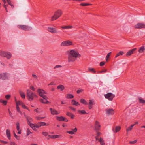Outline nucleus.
<instances>
[{"label":"nucleus","mask_w":145,"mask_h":145,"mask_svg":"<svg viewBox=\"0 0 145 145\" xmlns=\"http://www.w3.org/2000/svg\"><path fill=\"white\" fill-rule=\"evenodd\" d=\"M16 129L18 131L21 130L20 129V124L18 122H17L16 123Z\"/></svg>","instance_id":"a19ab883"},{"label":"nucleus","mask_w":145,"mask_h":145,"mask_svg":"<svg viewBox=\"0 0 145 145\" xmlns=\"http://www.w3.org/2000/svg\"><path fill=\"white\" fill-rule=\"evenodd\" d=\"M145 50V48L144 46H142L139 48L138 51L140 53H142Z\"/></svg>","instance_id":"bb28decb"},{"label":"nucleus","mask_w":145,"mask_h":145,"mask_svg":"<svg viewBox=\"0 0 145 145\" xmlns=\"http://www.w3.org/2000/svg\"><path fill=\"white\" fill-rule=\"evenodd\" d=\"M41 126H47L48 125V124H47L45 122H40Z\"/></svg>","instance_id":"de8ad7c7"},{"label":"nucleus","mask_w":145,"mask_h":145,"mask_svg":"<svg viewBox=\"0 0 145 145\" xmlns=\"http://www.w3.org/2000/svg\"><path fill=\"white\" fill-rule=\"evenodd\" d=\"M101 127V126L100 123L97 121H96L94 124L95 130L96 132H98L100 130Z\"/></svg>","instance_id":"6e6552de"},{"label":"nucleus","mask_w":145,"mask_h":145,"mask_svg":"<svg viewBox=\"0 0 145 145\" xmlns=\"http://www.w3.org/2000/svg\"><path fill=\"white\" fill-rule=\"evenodd\" d=\"M37 92L39 93V96L41 97L45 96L44 94H47V93L44 90L41 89H38Z\"/></svg>","instance_id":"9b49d317"},{"label":"nucleus","mask_w":145,"mask_h":145,"mask_svg":"<svg viewBox=\"0 0 145 145\" xmlns=\"http://www.w3.org/2000/svg\"><path fill=\"white\" fill-rule=\"evenodd\" d=\"M20 94L21 96V97L22 98H25V95L24 93L21 91H20Z\"/></svg>","instance_id":"c9c22d12"},{"label":"nucleus","mask_w":145,"mask_h":145,"mask_svg":"<svg viewBox=\"0 0 145 145\" xmlns=\"http://www.w3.org/2000/svg\"><path fill=\"white\" fill-rule=\"evenodd\" d=\"M124 53L122 51H120L118 53L116 56H115V58H116L118 56H120V55H122L124 54Z\"/></svg>","instance_id":"58836bf2"},{"label":"nucleus","mask_w":145,"mask_h":145,"mask_svg":"<svg viewBox=\"0 0 145 145\" xmlns=\"http://www.w3.org/2000/svg\"><path fill=\"white\" fill-rule=\"evenodd\" d=\"M54 84H55L54 83V82H51L49 84H48V85L49 86V85H54Z\"/></svg>","instance_id":"774afa93"},{"label":"nucleus","mask_w":145,"mask_h":145,"mask_svg":"<svg viewBox=\"0 0 145 145\" xmlns=\"http://www.w3.org/2000/svg\"><path fill=\"white\" fill-rule=\"evenodd\" d=\"M67 54L68 56V61L69 62H74L77 58L81 57L78 52L74 50L67 51Z\"/></svg>","instance_id":"f257e3e1"},{"label":"nucleus","mask_w":145,"mask_h":145,"mask_svg":"<svg viewBox=\"0 0 145 145\" xmlns=\"http://www.w3.org/2000/svg\"><path fill=\"white\" fill-rule=\"evenodd\" d=\"M73 27L72 26H67V29H69L72 28Z\"/></svg>","instance_id":"13d9d810"},{"label":"nucleus","mask_w":145,"mask_h":145,"mask_svg":"<svg viewBox=\"0 0 145 145\" xmlns=\"http://www.w3.org/2000/svg\"><path fill=\"white\" fill-rule=\"evenodd\" d=\"M71 103L72 105L74 106H78L80 105L79 102H76L74 100H72Z\"/></svg>","instance_id":"5701e85b"},{"label":"nucleus","mask_w":145,"mask_h":145,"mask_svg":"<svg viewBox=\"0 0 145 145\" xmlns=\"http://www.w3.org/2000/svg\"><path fill=\"white\" fill-rule=\"evenodd\" d=\"M73 45L72 42L69 40H66L63 42L61 44L62 46H68Z\"/></svg>","instance_id":"0eeeda50"},{"label":"nucleus","mask_w":145,"mask_h":145,"mask_svg":"<svg viewBox=\"0 0 145 145\" xmlns=\"http://www.w3.org/2000/svg\"><path fill=\"white\" fill-rule=\"evenodd\" d=\"M74 97L73 95L71 94H68L66 95V97L68 99H71Z\"/></svg>","instance_id":"c85d7f7f"},{"label":"nucleus","mask_w":145,"mask_h":145,"mask_svg":"<svg viewBox=\"0 0 145 145\" xmlns=\"http://www.w3.org/2000/svg\"><path fill=\"white\" fill-rule=\"evenodd\" d=\"M78 112L79 113H80L82 114H87L88 113L86 112V111L84 110H78Z\"/></svg>","instance_id":"2f4dec72"},{"label":"nucleus","mask_w":145,"mask_h":145,"mask_svg":"<svg viewBox=\"0 0 145 145\" xmlns=\"http://www.w3.org/2000/svg\"><path fill=\"white\" fill-rule=\"evenodd\" d=\"M10 145H17L14 142L10 141Z\"/></svg>","instance_id":"09e8293b"},{"label":"nucleus","mask_w":145,"mask_h":145,"mask_svg":"<svg viewBox=\"0 0 145 145\" xmlns=\"http://www.w3.org/2000/svg\"><path fill=\"white\" fill-rule=\"evenodd\" d=\"M57 88L58 89H60L61 91H62L65 89V88L63 85H59L57 86Z\"/></svg>","instance_id":"c756f323"},{"label":"nucleus","mask_w":145,"mask_h":145,"mask_svg":"<svg viewBox=\"0 0 145 145\" xmlns=\"http://www.w3.org/2000/svg\"><path fill=\"white\" fill-rule=\"evenodd\" d=\"M56 119L59 121H64L66 122H67L68 121V120L65 117L63 116H56Z\"/></svg>","instance_id":"4468645a"},{"label":"nucleus","mask_w":145,"mask_h":145,"mask_svg":"<svg viewBox=\"0 0 145 145\" xmlns=\"http://www.w3.org/2000/svg\"><path fill=\"white\" fill-rule=\"evenodd\" d=\"M83 91V89H80V90H78L77 91V93H80V92H82Z\"/></svg>","instance_id":"6e6d98bb"},{"label":"nucleus","mask_w":145,"mask_h":145,"mask_svg":"<svg viewBox=\"0 0 145 145\" xmlns=\"http://www.w3.org/2000/svg\"><path fill=\"white\" fill-rule=\"evenodd\" d=\"M1 142H2L4 144H7L8 143V142L6 141H4L3 140H1Z\"/></svg>","instance_id":"bf43d9fd"},{"label":"nucleus","mask_w":145,"mask_h":145,"mask_svg":"<svg viewBox=\"0 0 145 145\" xmlns=\"http://www.w3.org/2000/svg\"><path fill=\"white\" fill-rule=\"evenodd\" d=\"M30 88L32 90L34 91L35 90V88L33 86H31Z\"/></svg>","instance_id":"338daca9"},{"label":"nucleus","mask_w":145,"mask_h":145,"mask_svg":"<svg viewBox=\"0 0 145 145\" xmlns=\"http://www.w3.org/2000/svg\"><path fill=\"white\" fill-rule=\"evenodd\" d=\"M48 30L49 32L52 33H55L57 32V31L56 29L53 27H48Z\"/></svg>","instance_id":"6ab92c4d"},{"label":"nucleus","mask_w":145,"mask_h":145,"mask_svg":"<svg viewBox=\"0 0 145 145\" xmlns=\"http://www.w3.org/2000/svg\"><path fill=\"white\" fill-rule=\"evenodd\" d=\"M135 28L138 29L145 28V24L142 23H138L135 25Z\"/></svg>","instance_id":"9d476101"},{"label":"nucleus","mask_w":145,"mask_h":145,"mask_svg":"<svg viewBox=\"0 0 145 145\" xmlns=\"http://www.w3.org/2000/svg\"><path fill=\"white\" fill-rule=\"evenodd\" d=\"M27 97L29 100H32L33 99L34 97L35 96V94L33 93L31 91L29 90H27Z\"/></svg>","instance_id":"20e7f679"},{"label":"nucleus","mask_w":145,"mask_h":145,"mask_svg":"<svg viewBox=\"0 0 145 145\" xmlns=\"http://www.w3.org/2000/svg\"><path fill=\"white\" fill-rule=\"evenodd\" d=\"M7 1L9 5H10V4L12 3L10 0H7Z\"/></svg>","instance_id":"e2e57ef3"},{"label":"nucleus","mask_w":145,"mask_h":145,"mask_svg":"<svg viewBox=\"0 0 145 145\" xmlns=\"http://www.w3.org/2000/svg\"><path fill=\"white\" fill-rule=\"evenodd\" d=\"M7 6H8V5H4V7L5 8V10H6V11L7 12H8V10H7Z\"/></svg>","instance_id":"680f3d73"},{"label":"nucleus","mask_w":145,"mask_h":145,"mask_svg":"<svg viewBox=\"0 0 145 145\" xmlns=\"http://www.w3.org/2000/svg\"><path fill=\"white\" fill-rule=\"evenodd\" d=\"M16 104H17L18 106L21 105L22 106L24 104L21 101H18L16 102Z\"/></svg>","instance_id":"7c9ffc66"},{"label":"nucleus","mask_w":145,"mask_h":145,"mask_svg":"<svg viewBox=\"0 0 145 145\" xmlns=\"http://www.w3.org/2000/svg\"><path fill=\"white\" fill-rule=\"evenodd\" d=\"M72 131H67V133L71 135H73L77 131V129L76 127L74 129H72Z\"/></svg>","instance_id":"412c9836"},{"label":"nucleus","mask_w":145,"mask_h":145,"mask_svg":"<svg viewBox=\"0 0 145 145\" xmlns=\"http://www.w3.org/2000/svg\"><path fill=\"white\" fill-rule=\"evenodd\" d=\"M45 117L37 116L36 117V119L38 120H40L44 118Z\"/></svg>","instance_id":"37998d69"},{"label":"nucleus","mask_w":145,"mask_h":145,"mask_svg":"<svg viewBox=\"0 0 145 145\" xmlns=\"http://www.w3.org/2000/svg\"><path fill=\"white\" fill-rule=\"evenodd\" d=\"M99 141L100 142V144L101 145H105V143L104 142L103 140L101 138H100V139L99 140Z\"/></svg>","instance_id":"f704fd0d"},{"label":"nucleus","mask_w":145,"mask_h":145,"mask_svg":"<svg viewBox=\"0 0 145 145\" xmlns=\"http://www.w3.org/2000/svg\"><path fill=\"white\" fill-rule=\"evenodd\" d=\"M41 126V124L40 123V122L38 123L37 124H36L35 125L34 124H33V125L32 126L31 128L33 130L35 131H36L37 130L36 129V128H39V127H40Z\"/></svg>","instance_id":"dca6fc26"},{"label":"nucleus","mask_w":145,"mask_h":145,"mask_svg":"<svg viewBox=\"0 0 145 145\" xmlns=\"http://www.w3.org/2000/svg\"><path fill=\"white\" fill-rule=\"evenodd\" d=\"M25 117L27 119L28 125L31 128L32 126L33 125V124L31 123L33 121L32 118L30 116L26 115L25 116Z\"/></svg>","instance_id":"1a4fd4ad"},{"label":"nucleus","mask_w":145,"mask_h":145,"mask_svg":"<svg viewBox=\"0 0 145 145\" xmlns=\"http://www.w3.org/2000/svg\"><path fill=\"white\" fill-rule=\"evenodd\" d=\"M0 103H2L4 105H6L7 104V101L3 99H0Z\"/></svg>","instance_id":"e433bc0d"},{"label":"nucleus","mask_w":145,"mask_h":145,"mask_svg":"<svg viewBox=\"0 0 145 145\" xmlns=\"http://www.w3.org/2000/svg\"><path fill=\"white\" fill-rule=\"evenodd\" d=\"M106 112L109 115L114 114V110L112 109H108L106 110Z\"/></svg>","instance_id":"f3484780"},{"label":"nucleus","mask_w":145,"mask_h":145,"mask_svg":"<svg viewBox=\"0 0 145 145\" xmlns=\"http://www.w3.org/2000/svg\"><path fill=\"white\" fill-rule=\"evenodd\" d=\"M49 137L52 139H54L59 137V136L58 135H49Z\"/></svg>","instance_id":"cd10ccee"},{"label":"nucleus","mask_w":145,"mask_h":145,"mask_svg":"<svg viewBox=\"0 0 145 145\" xmlns=\"http://www.w3.org/2000/svg\"><path fill=\"white\" fill-rule=\"evenodd\" d=\"M88 70L94 74H95L96 73V72L94 70V69L93 68H88Z\"/></svg>","instance_id":"ea45409f"},{"label":"nucleus","mask_w":145,"mask_h":145,"mask_svg":"<svg viewBox=\"0 0 145 145\" xmlns=\"http://www.w3.org/2000/svg\"><path fill=\"white\" fill-rule=\"evenodd\" d=\"M50 110L51 111V114L53 115H57L60 113V112H59L57 111L52 108H50Z\"/></svg>","instance_id":"a211bd4d"},{"label":"nucleus","mask_w":145,"mask_h":145,"mask_svg":"<svg viewBox=\"0 0 145 145\" xmlns=\"http://www.w3.org/2000/svg\"><path fill=\"white\" fill-rule=\"evenodd\" d=\"M80 102L83 104L87 105H88V103L87 101L84 99H81L80 100Z\"/></svg>","instance_id":"a878e982"},{"label":"nucleus","mask_w":145,"mask_h":145,"mask_svg":"<svg viewBox=\"0 0 145 145\" xmlns=\"http://www.w3.org/2000/svg\"><path fill=\"white\" fill-rule=\"evenodd\" d=\"M42 134L43 135L45 136H46L48 134V133L46 132H43L42 133Z\"/></svg>","instance_id":"864d4df0"},{"label":"nucleus","mask_w":145,"mask_h":145,"mask_svg":"<svg viewBox=\"0 0 145 145\" xmlns=\"http://www.w3.org/2000/svg\"><path fill=\"white\" fill-rule=\"evenodd\" d=\"M0 79L6 80L8 79L7 74L6 73L0 74Z\"/></svg>","instance_id":"ddd939ff"},{"label":"nucleus","mask_w":145,"mask_h":145,"mask_svg":"<svg viewBox=\"0 0 145 145\" xmlns=\"http://www.w3.org/2000/svg\"><path fill=\"white\" fill-rule=\"evenodd\" d=\"M42 97V98L40 99V102L45 104H49L50 103V102L47 101L48 98L46 95Z\"/></svg>","instance_id":"f8f14e48"},{"label":"nucleus","mask_w":145,"mask_h":145,"mask_svg":"<svg viewBox=\"0 0 145 145\" xmlns=\"http://www.w3.org/2000/svg\"><path fill=\"white\" fill-rule=\"evenodd\" d=\"M94 104V101L93 100H89L88 106L89 109H91L93 108V105Z\"/></svg>","instance_id":"aec40b11"},{"label":"nucleus","mask_w":145,"mask_h":145,"mask_svg":"<svg viewBox=\"0 0 145 145\" xmlns=\"http://www.w3.org/2000/svg\"><path fill=\"white\" fill-rule=\"evenodd\" d=\"M61 65H56L55 67H54V69H56V68H58L59 67H61Z\"/></svg>","instance_id":"4d7b16f0"},{"label":"nucleus","mask_w":145,"mask_h":145,"mask_svg":"<svg viewBox=\"0 0 145 145\" xmlns=\"http://www.w3.org/2000/svg\"><path fill=\"white\" fill-rule=\"evenodd\" d=\"M133 127V125H131L130 126L128 127L126 129V131L127 133L128 132L131 131Z\"/></svg>","instance_id":"72a5a7b5"},{"label":"nucleus","mask_w":145,"mask_h":145,"mask_svg":"<svg viewBox=\"0 0 145 145\" xmlns=\"http://www.w3.org/2000/svg\"><path fill=\"white\" fill-rule=\"evenodd\" d=\"M66 115L70 117L72 119H73L74 118V115L71 112H67L66 114Z\"/></svg>","instance_id":"b1692460"},{"label":"nucleus","mask_w":145,"mask_h":145,"mask_svg":"<svg viewBox=\"0 0 145 145\" xmlns=\"http://www.w3.org/2000/svg\"><path fill=\"white\" fill-rule=\"evenodd\" d=\"M137 140H135L133 141H130L129 142V143L131 144H133L136 143Z\"/></svg>","instance_id":"a18cd8bd"},{"label":"nucleus","mask_w":145,"mask_h":145,"mask_svg":"<svg viewBox=\"0 0 145 145\" xmlns=\"http://www.w3.org/2000/svg\"><path fill=\"white\" fill-rule=\"evenodd\" d=\"M136 48H134L129 50L127 53L126 54V56L127 57L130 56L131 55L133 54L136 51Z\"/></svg>","instance_id":"2eb2a0df"},{"label":"nucleus","mask_w":145,"mask_h":145,"mask_svg":"<svg viewBox=\"0 0 145 145\" xmlns=\"http://www.w3.org/2000/svg\"><path fill=\"white\" fill-rule=\"evenodd\" d=\"M139 102L142 103H145V100L142 99L140 98H139Z\"/></svg>","instance_id":"c03bdc74"},{"label":"nucleus","mask_w":145,"mask_h":145,"mask_svg":"<svg viewBox=\"0 0 145 145\" xmlns=\"http://www.w3.org/2000/svg\"><path fill=\"white\" fill-rule=\"evenodd\" d=\"M105 63L104 62H101L100 63V65L101 66H103L105 64Z\"/></svg>","instance_id":"5fc2aeb1"},{"label":"nucleus","mask_w":145,"mask_h":145,"mask_svg":"<svg viewBox=\"0 0 145 145\" xmlns=\"http://www.w3.org/2000/svg\"><path fill=\"white\" fill-rule=\"evenodd\" d=\"M6 135L7 136L9 140L11 139V134L10 131L9 129H7L6 130Z\"/></svg>","instance_id":"4be33fe9"},{"label":"nucleus","mask_w":145,"mask_h":145,"mask_svg":"<svg viewBox=\"0 0 145 145\" xmlns=\"http://www.w3.org/2000/svg\"><path fill=\"white\" fill-rule=\"evenodd\" d=\"M15 138H16V139H17V140H20V136H17L16 137H15Z\"/></svg>","instance_id":"052dcab7"},{"label":"nucleus","mask_w":145,"mask_h":145,"mask_svg":"<svg viewBox=\"0 0 145 145\" xmlns=\"http://www.w3.org/2000/svg\"><path fill=\"white\" fill-rule=\"evenodd\" d=\"M106 71H107V70L105 69L104 70H102L100 71H99L98 73H99V74H101L103 73H105V72H106Z\"/></svg>","instance_id":"3c124183"},{"label":"nucleus","mask_w":145,"mask_h":145,"mask_svg":"<svg viewBox=\"0 0 145 145\" xmlns=\"http://www.w3.org/2000/svg\"><path fill=\"white\" fill-rule=\"evenodd\" d=\"M24 109H25L27 110L28 111H30V110L24 104L22 106Z\"/></svg>","instance_id":"8fccbe9b"},{"label":"nucleus","mask_w":145,"mask_h":145,"mask_svg":"<svg viewBox=\"0 0 145 145\" xmlns=\"http://www.w3.org/2000/svg\"><path fill=\"white\" fill-rule=\"evenodd\" d=\"M0 55L3 57H6L7 59H9L12 57V54L8 52L0 51Z\"/></svg>","instance_id":"7ed1b4c3"},{"label":"nucleus","mask_w":145,"mask_h":145,"mask_svg":"<svg viewBox=\"0 0 145 145\" xmlns=\"http://www.w3.org/2000/svg\"><path fill=\"white\" fill-rule=\"evenodd\" d=\"M17 27L25 31H29L32 29L31 27L24 25H19Z\"/></svg>","instance_id":"39448f33"},{"label":"nucleus","mask_w":145,"mask_h":145,"mask_svg":"<svg viewBox=\"0 0 145 145\" xmlns=\"http://www.w3.org/2000/svg\"><path fill=\"white\" fill-rule=\"evenodd\" d=\"M69 108L71 110L74 111H75L76 110V109L73 107L70 106Z\"/></svg>","instance_id":"49530a36"},{"label":"nucleus","mask_w":145,"mask_h":145,"mask_svg":"<svg viewBox=\"0 0 145 145\" xmlns=\"http://www.w3.org/2000/svg\"><path fill=\"white\" fill-rule=\"evenodd\" d=\"M104 96L105 98L108 99L109 101H112L115 97V95L111 93H109L105 94Z\"/></svg>","instance_id":"423d86ee"},{"label":"nucleus","mask_w":145,"mask_h":145,"mask_svg":"<svg viewBox=\"0 0 145 145\" xmlns=\"http://www.w3.org/2000/svg\"><path fill=\"white\" fill-rule=\"evenodd\" d=\"M61 28L63 29H67V26H61Z\"/></svg>","instance_id":"0e129e2a"},{"label":"nucleus","mask_w":145,"mask_h":145,"mask_svg":"<svg viewBox=\"0 0 145 145\" xmlns=\"http://www.w3.org/2000/svg\"><path fill=\"white\" fill-rule=\"evenodd\" d=\"M110 56L108 54H107L106 57V60L107 61L108 60V59L109 58V57Z\"/></svg>","instance_id":"69168bd1"},{"label":"nucleus","mask_w":145,"mask_h":145,"mask_svg":"<svg viewBox=\"0 0 145 145\" xmlns=\"http://www.w3.org/2000/svg\"><path fill=\"white\" fill-rule=\"evenodd\" d=\"M62 11L60 9L56 10L54 12V16L52 17L51 20L52 21H54L58 19L62 14Z\"/></svg>","instance_id":"f03ea898"},{"label":"nucleus","mask_w":145,"mask_h":145,"mask_svg":"<svg viewBox=\"0 0 145 145\" xmlns=\"http://www.w3.org/2000/svg\"><path fill=\"white\" fill-rule=\"evenodd\" d=\"M91 4L90 3H81L80 5L81 6H89L91 5Z\"/></svg>","instance_id":"473e14b6"},{"label":"nucleus","mask_w":145,"mask_h":145,"mask_svg":"<svg viewBox=\"0 0 145 145\" xmlns=\"http://www.w3.org/2000/svg\"><path fill=\"white\" fill-rule=\"evenodd\" d=\"M10 97V95H7L5 96V98L7 99H9Z\"/></svg>","instance_id":"603ef678"},{"label":"nucleus","mask_w":145,"mask_h":145,"mask_svg":"<svg viewBox=\"0 0 145 145\" xmlns=\"http://www.w3.org/2000/svg\"><path fill=\"white\" fill-rule=\"evenodd\" d=\"M32 132H31L30 131V130L28 128L27 130V135L28 136L30 134L32 133Z\"/></svg>","instance_id":"79ce46f5"},{"label":"nucleus","mask_w":145,"mask_h":145,"mask_svg":"<svg viewBox=\"0 0 145 145\" xmlns=\"http://www.w3.org/2000/svg\"><path fill=\"white\" fill-rule=\"evenodd\" d=\"M121 129V127L119 126H116L115 127V129H113L112 130L114 132L116 133L120 131Z\"/></svg>","instance_id":"393cba45"},{"label":"nucleus","mask_w":145,"mask_h":145,"mask_svg":"<svg viewBox=\"0 0 145 145\" xmlns=\"http://www.w3.org/2000/svg\"><path fill=\"white\" fill-rule=\"evenodd\" d=\"M16 108L17 111L18 112L20 113L21 114H22V112L21 111L20 108L19 107V106L17 104H16Z\"/></svg>","instance_id":"4c0bfd02"}]
</instances>
